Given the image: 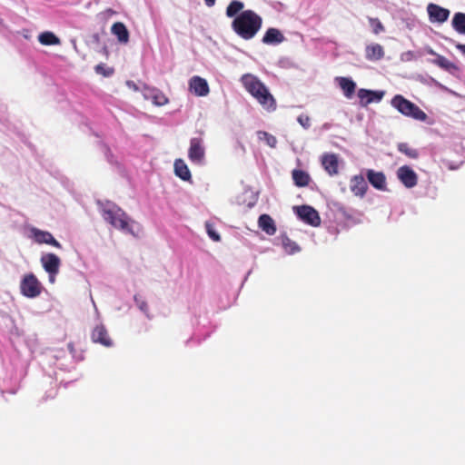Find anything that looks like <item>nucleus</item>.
Returning a JSON list of instances; mask_svg holds the SVG:
<instances>
[{"label":"nucleus","mask_w":465,"mask_h":465,"mask_svg":"<svg viewBox=\"0 0 465 465\" xmlns=\"http://www.w3.org/2000/svg\"><path fill=\"white\" fill-rule=\"evenodd\" d=\"M241 83L245 90L267 112H274L277 103L267 86L255 75L245 74L241 77Z\"/></svg>","instance_id":"f257e3e1"},{"label":"nucleus","mask_w":465,"mask_h":465,"mask_svg":"<svg viewBox=\"0 0 465 465\" xmlns=\"http://www.w3.org/2000/svg\"><path fill=\"white\" fill-rule=\"evenodd\" d=\"M262 25V17L252 10L242 11L232 23L233 31L242 39L250 40L255 36Z\"/></svg>","instance_id":"f03ea898"},{"label":"nucleus","mask_w":465,"mask_h":465,"mask_svg":"<svg viewBox=\"0 0 465 465\" xmlns=\"http://www.w3.org/2000/svg\"><path fill=\"white\" fill-rule=\"evenodd\" d=\"M103 218L114 228L130 234H134L131 223H134L120 207L106 203L102 209Z\"/></svg>","instance_id":"7ed1b4c3"},{"label":"nucleus","mask_w":465,"mask_h":465,"mask_svg":"<svg viewBox=\"0 0 465 465\" xmlns=\"http://www.w3.org/2000/svg\"><path fill=\"white\" fill-rule=\"evenodd\" d=\"M391 104L404 116L420 122H426L428 119V115L424 111L401 94L394 95L391 101Z\"/></svg>","instance_id":"20e7f679"},{"label":"nucleus","mask_w":465,"mask_h":465,"mask_svg":"<svg viewBox=\"0 0 465 465\" xmlns=\"http://www.w3.org/2000/svg\"><path fill=\"white\" fill-rule=\"evenodd\" d=\"M21 293L27 298H35L41 294L42 285L33 273L24 276L20 283Z\"/></svg>","instance_id":"39448f33"},{"label":"nucleus","mask_w":465,"mask_h":465,"mask_svg":"<svg viewBox=\"0 0 465 465\" xmlns=\"http://www.w3.org/2000/svg\"><path fill=\"white\" fill-rule=\"evenodd\" d=\"M41 263L45 271L49 274L50 282H54L61 265L60 258L54 253H46L41 257Z\"/></svg>","instance_id":"423d86ee"},{"label":"nucleus","mask_w":465,"mask_h":465,"mask_svg":"<svg viewBox=\"0 0 465 465\" xmlns=\"http://www.w3.org/2000/svg\"><path fill=\"white\" fill-rule=\"evenodd\" d=\"M205 155L203 141L201 137H193L190 140V147L188 157L193 163L200 164L203 163Z\"/></svg>","instance_id":"0eeeda50"},{"label":"nucleus","mask_w":465,"mask_h":465,"mask_svg":"<svg viewBox=\"0 0 465 465\" xmlns=\"http://www.w3.org/2000/svg\"><path fill=\"white\" fill-rule=\"evenodd\" d=\"M297 215L304 223L312 226H319L321 224V218L318 212L309 205H302L296 208Z\"/></svg>","instance_id":"6e6552de"},{"label":"nucleus","mask_w":465,"mask_h":465,"mask_svg":"<svg viewBox=\"0 0 465 465\" xmlns=\"http://www.w3.org/2000/svg\"><path fill=\"white\" fill-rule=\"evenodd\" d=\"M397 176L401 183L407 188H412L418 183V176L416 173L408 165L400 167L397 171Z\"/></svg>","instance_id":"1a4fd4ad"},{"label":"nucleus","mask_w":465,"mask_h":465,"mask_svg":"<svg viewBox=\"0 0 465 465\" xmlns=\"http://www.w3.org/2000/svg\"><path fill=\"white\" fill-rule=\"evenodd\" d=\"M384 91H372L367 89H359L358 97L362 106H366L371 103H379L384 96Z\"/></svg>","instance_id":"9d476101"},{"label":"nucleus","mask_w":465,"mask_h":465,"mask_svg":"<svg viewBox=\"0 0 465 465\" xmlns=\"http://www.w3.org/2000/svg\"><path fill=\"white\" fill-rule=\"evenodd\" d=\"M189 88L197 96H206L210 92L207 81L197 75L190 79Z\"/></svg>","instance_id":"9b49d317"},{"label":"nucleus","mask_w":465,"mask_h":465,"mask_svg":"<svg viewBox=\"0 0 465 465\" xmlns=\"http://www.w3.org/2000/svg\"><path fill=\"white\" fill-rule=\"evenodd\" d=\"M322 165L330 176L339 173V160L335 153H324L322 156Z\"/></svg>","instance_id":"f8f14e48"},{"label":"nucleus","mask_w":465,"mask_h":465,"mask_svg":"<svg viewBox=\"0 0 465 465\" xmlns=\"http://www.w3.org/2000/svg\"><path fill=\"white\" fill-rule=\"evenodd\" d=\"M351 192L357 197L363 198L368 190V184L363 175H354L350 180Z\"/></svg>","instance_id":"ddd939ff"},{"label":"nucleus","mask_w":465,"mask_h":465,"mask_svg":"<svg viewBox=\"0 0 465 465\" xmlns=\"http://www.w3.org/2000/svg\"><path fill=\"white\" fill-rule=\"evenodd\" d=\"M427 11L430 19L432 22L443 23L448 20L450 15V11L448 9L443 8L436 4H429Z\"/></svg>","instance_id":"4468645a"},{"label":"nucleus","mask_w":465,"mask_h":465,"mask_svg":"<svg viewBox=\"0 0 465 465\" xmlns=\"http://www.w3.org/2000/svg\"><path fill=\"white\" fill-rule=\"evenodd\" d=\"M91 339L94 342L100 343L105 347H110L113 344L112 340L108 335L106 328L102 324L97 325L96 327L94 328L91 334Z\"/></svg>","instance_id":"2eb2a0df"},{"label":"nucleus","mask_w":465,"mask_h":465,"mask_svg":"<svg viewBox=\"0 0 465 465\" xmlns=\"http://www.w3.org/2000/svg\"><path fill=\"white\" fill-rule=\"evenodd\" d=\"M32 232L34 239L37 243H46L58 249L62 248L61 243L54 238L51 232L41 231L39 229H33Z\"/></svg>","instance_id":"dca6fc26"},{"label":"nucleus","mask_w":465,"mask_h":465,"mask_svg":"<svg viewBox=\"0 0 465 465\" xmlns=\"http://www.w3.org/2000/svg\"><path fill=\"white\" fill-rule=\"evenodd\" d=\"M366 176L369 183L377 190L385 191L386 188V176L382 172H375L369 169L366 171Z\"/></svg>","instance_id":"f3484780"},{"label":"nucleus","mask_w":465,"mask_h":465,"mask_svg":"<svg viewBox=\"0 0 465 465\" xmlns=\"http://www.w3.org/2000/svg\"><path fill=\"white\" fill-rule=\"evenodd\" d=\"M384 49L380 44H371L365 48V57L369 61H378L384 57Z\"/></svg>","instance_id":"a211bd4d"},{"label":"nucleus","mask_w":465,"mask_h":465,"mask_svg":"<svg viewBox=\"0 0 465 465\" xmlns=\"http://www.w3.org/2000/svg\"><path fill=\"white\" fill-rule=\"evenodd\" d=\"M111 32L116 36L117 40L122 44H127L129 42V31L125 25L122 22L114 23L111 27Z\"/></svg>","instance_id":"6ab92c4d"},{"label":"nucleus","mask_w":465,"mask_h":465,"mask_svg":"<svg viewBox=\"0 0 465 465\" xmlns=\"http://www.w3.org/2000/svg\"><path fill=\"white\" fill-rule=\"evenodd\" d=\"M284 39L280 30L272 27L265 32L262 37V43L265 45H277L283 42Z\"/></svg>","instance_id":"aec40b11"},{"label":"nucleus","mask_w":465,"mask_h":465,"mask_svg":"<svg viewBox=\"0 0 465 465\" xmlns=\"http://www.w3.org/2000/svg\"><path fill=\"white\" fill-rule=\"evenodd\" d=\"M259 227L268 235H273L276 232V225L269 214H262L258 219Z\"/></svg>","instance_id":"412c9836"},{"label":"nucleus","mask_w":465,"mask_h":465,"mask_svg":"<svg viewBox=\"0 0 465 465\" xmlns=\"http://www.w3.org/2000/svg\"><path fill=\"white\" fill-rule=\"evenodd\" d=\"M174 173L176 176L183 181H190L192 178L191 172L183 159H176L174 162Z\"/></svg>","instance_id":"4be33fe9"},{"label":"nucleus","mask_w":465,"mask_h":465,"mask_svg":"<svg viewBox=\"0 0 465 465\" xmlns=\"http://www.w3.org/2000/svg\"><path fill=\"white\" fill-rule=\"evenodd\" d=\"M292 176L294 184L298 187H305L311 181L309 173L300 169H294L292 173Z\"/></svg>","instance_id":"5701e85b"},{"label":"nucleus","mask_w":465,"mask_h":465,"mask_svg":"<svg viewBox=\"0 0 465 465\" xmlns=\"http://www.w3.org/2000/svg\"><path fill=\"white\" fill-rule=\"evenodd\" d=\"M145 97L147 99L152 100V102L158 106L164 105L168 103V98L166 95L158 89H151L145 94Z\"/></svg>","instance_id":"b1692460"},{"label":"nucleus","mask_w":465,"mask_h":465,"mask_svg":"<svg viewBox=\"0 0 465 465\" xmlns=\"http://www.w3.org/2000/svg\"><path fill=\"white\" fill-rule=\"evenodd\" d=\"M339 85L341 88L343 94L347 98L352 97L356 89V84L351 79L347 77H340Z\"/></svg>","instance_id":"393cba45"},{"label":"nucleus","mask_w":465,"mask_h":465,"mask_svg":"<svg viewBox=\"0 0 465 465\" xmlns=\"http://www.w3.org/2000/svg\"><path fill=\"white\" fill-rule=\"evenodd\" d=\"M432 64L449 72L458 69L455 64H453L449 59L440 54H437V58L432 60Z\"/></svg>","instance_id":"a878e982"},{"label":"nucleus","mask_w":465,"mask_h":465,"mask_svg":"<svg viewBox=\"0 0 465 465\" xmlns=\"http://www.w3.org/2000/svg\"><path fill=\"white\" fill-rule=\"evenodd\" d=\"M452 27L460 35H465V14L456 13L452 18Z\"/></svg>","instance_id":"bb28decb"},{"label":"nucleus","mask_w":465,"mask_h":465,"mask_svg":"<svg viewBox=\"0 0 465 465\" xmlns=\"http://www.w3.org/2000/svg\"><path fill=\"white\" fill-rule=\"evenodd\" d=\"M39 42L44 45H56L60 44V39L52 32H44L38 36Z\"/></svg>","instance_id":"cd10ccee"},{"label":"nucleus","mask_w":465,"mask_h":465,"mask_svg":"<svg viewBox=\"0 0 465 465\" xmlns=\"http://www.w3.org/2000/svg\"><path fill=\"white\" fill-rule=\"evenodd\" d=\"M244 7L242 2L239 0H232L226 8V15L228 17L235 16L239 12H241Z\"/></svg>","instance_id":"c85d7f7f"},{"label":"nucleus","mask_w":465,"mask_h":465,"mask_svg":"<svg viewBox=\"0 0 465 465\" xmlns=\"http://www.w3.org/2000/svg\"><path fill=\"white\" fill-rule=\"evenodd\" d=\"M398 150L407 155L409 158L417 159L419 156V153L416 149L412 148L407 143H401L398 144Z\"/></svg>","instance_id":"c756f323"},{"label":"nucleus","mask_w":465,"mask_h":465,"mask_svg":"<svg viewBox=\"0 0 465 465\" xmlns=\"http://www.w3.org/2000/svg\"><path fill=\"white\" fill-rule=\"evenodd\" d=\"M281 239H282V247L285 249L286 252H288L290 253H293L299 250L298 245L293 241H292L289 237L282 235L281 237Z\"/></svg>","instance_id":"7c9ffc66"},{"label":"nucleus","mask_w":465,"mask_h":465,"mask_svg":"<svg viewBox=\"0 0 465 465\" xmlns=\"http://www.w3.org/2000/svg\"><path fill=\"white\" fill-rule=\"evenodd\" d=\"M259 138L260 140L264 141L266 144H268L272 148H274L277 144V139L275 138V136L267 132H260Z\"/></svg>","instance_id":"2f4dec72"},{"label":"nucleus","mask_w":465,"mask_h":465,"mask_svg":"<svg viewBox=\"0 0 465 465\" xmlns=\"http://www.w3.org/2000/svg\"><path fill=\"white\" fill-rule=\"evenodd\" d=\"M369 23H370L371 26L372 27V32L375 35H379L380 33H381L385 30L384 25L381 24V22L378 18L369 17Z\"/></svg>","instance_id":"473e14b6"},{"label":"nucleus","mask_w":465,"mask_h":465,"mask_svg":"<svg viewBox=\"0 0 465 465\" xmlns=\"http://www.w3.org/2000/svg\"><path fill=\"white\" fill-rule=\"evenodd\" d=\"M135 304L138 306V308L143 312L144 313L148 312V304L144 298L140 294H135L134 297Z\"/></svg>","instance_id":"72a5a7b5"},{"label":"nucleus","mask_w":465,"mask_h":465,"mask_svg":"<svg viewBox=\"0 0 465 465\" xmlns=\"http://www.w3.org/2000/svg\"><path fill=\"white\" fill-rule=\"evenodd\" d=\"M206 231L211 239L214 242H219L221 240L220 235L215 232L213 225L209 223H206Z\"/></svg>","instance_id":"f704fd0d"},{"label":"nucleus","mask_w":465,"mask_h":465,"mask_svg":"<svg viewBox=\"0 0 465 465\" xmlns=\"http://www.w3.org/2000/svg\"><path fill=\"white\" fill-rule=\"evenodd\" d=\"M297 121L305 129L311 126V118L307 114L299 115Z\"/></svg>","instance_id":"c9c22d12"},{"label":"nucleus","mask_w":465,"mask_h":465,"mask_svg":"<svg viewBox=\"0 0 465 465\" xmlns=\"http://www.w3.org/2000/svg\"><path fill=\"white\" fill-rule=\"evenodd\" d=\"M94 70L97 74H103L104 76H109L113 73V70L111 69L106 71L103 64H97Z\"/></svg>","instance_id":"e433bc0d"},{"label":"nucleus","mask_w":465,"mask_h":465,"mask_svg":"<svg viewBox=\"0 0 465 465\" xmlns=\"http://www.w3.org/2000/svg\"><path fill=\"white\" fill-rule=\"evenodd\" d=\"M456 47L465 55V45L458 44Z\"/></svg>","instance_id":"4c0bfd02"},{"label":"nucleus","mask_w":465,"mask_h":465,"mask_svg":"<svg viewBox=\"0 0 465 465\" xmlns=\"http://www.w3.org/2000/svg\"><path fill=\"white\" fill-rule=\"evenodd\" d=\"M216 0H204L205 5L209 7H212L214 5Z\"/></svg>","instance_id":"58836bf2"},{"label":"nucleus","mask_w":465,"mask_h":465,"mask_svg":"<svg viewBox=\"0 0 465 465\" xmlns=\"http://www.w3.org/2000/svg\"><path fill=\"white\" fill-rule=\"evenodd\" d=\"M427 53H428L429 54L434 55V56H436V57H437V54H437L433 49H431V48H429V49L427 50Z\"/></svg>","instance_id":"ea45409f"},{"label":"nucleus","mask_w":465,"mask_h":465,"mask_svg":"<svg viewBox=\"0 0 465 465\" xmlns=\"http://www.w3.org/2000/svg\"><path fill=\"white\" fill-rule=\"evenodd\" d=\"M68 349H69L70 352H73L74 351V345L72 343H69L68 344Z\"/></svg>","instance_id":"a19ab883"},{"label":"nucleus","mask_w":465,"mask_h":465,"mask_svg":"<svg viewBox=\"0 0 465 465\" xmlns=\"http://www.w3.org/2000/svg\"><path fill=\"white\" fill-rule=\"evenodd\" d=\"M2 24H3V20H2V18L0 17V26L2 25Z\"/></svg>","instance_id":"79ce46f5"}]
</instances>
